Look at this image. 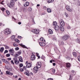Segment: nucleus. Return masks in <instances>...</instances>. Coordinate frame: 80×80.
Listing matches in <instances>:
<instances>
[{
    "mask_svg": "<svg viewBox=\"0 0 80 80\" xmlns=\"http://www.w3.org/2000/svg\"><path fill=\"white\" fill-rule=\"evenodd\" d=\"M45 45V44L44 42H40V46L44 47Z\"/></svg>",
    "mask_w": 80,
    "mask_h": 80,
    "instance_id": "16",
    "label": "nucleus"
},
{
    "mask_svg": "<svg viewBox=\"0 0 80 80\" xmlns=\"http://www.w3.org/2000/svg\"><path fill=\"white\" fill-rule=\"evenodd\" d=\"M14 4H15V2H14V1L12 0L11 1L10 3V5L11 7H13V6H14Z\"/></svg>",
    "mask_w": 80,
    "mask_h": 80,
    "instance_id": "7",
    "label": "nucleus"
},
{
    "mask_svg": "<svg viewBox=\"0 0 80 80\" xmlns=\"http://www.w3.org/2000/svg\"><path fill=\"white\" fill-rule=\"evenodd\" d=\"M66 9L67 10L69 11V12H72V9L70 8V6L68 5H67L66 6Z\"/></svg>",
    "mask_w": 80,
    "mask_h": 80,
    "instance_id": "4",
    "label": "nucleus"
},
{
    "mask_svg": "<svg viewBox=\"0 0 80 80\" xmlns=\"http://www.w3.org/2000/svg\"><path fill=\"white\" fill-rule=\"evenodd\" d=\"M19 66L20 67H22L23 66V64L22 63L20 64Z\"/></svg>",
    "mask_w": 80,
    "mask_h": 80,
    "instance_id": "40",
    "label": "nucleus"
},
{
    "mask_svg": "<svg viewBox=\"0 0 80 80\" xmlns=\"http://www.w3.org/2000/svg\"><path fill=\"white\" fill-rule=\"evenodd\" d=\"M14 40L15 41V42H17L18 43H19L20 42L19 40H18L17 39H14Z\"/></svg>",
    "mask_w": 80,
    "mask_h": 80,
    "instance_id": "29",
    "label": "nucleus"
},
{
    "mask_svg": "<svg viewBox=\"0 0 80 80\" xmlns=\"http://www.w3.org/2000/svg\"><path fill=\"white\" fill-rule=\"evenodd\" d=\"M18 56H19V55H18V54H16V55H15V57H18Z\"/></svg>",
    "mask_w": 80,
    "mask_h": 80,
    "instance_id": "51",
    "label": "nucleus"
},
{
    "mask_svg": "<svg viewBox=\"0 0 80 80\" xmlns=\"http://www.w3.org/2000/svg\"><path fill=\"white\" fill-rule=\"evenodd\" d=\"M2 62H5V59H2Z\"/></svg>",
    "mask_w": 80,
    "mask_h": 80,
    "instance_id": "54",
    "label": "nucleus"
},
{
    "mask_svg": "<svg viewBox=\"0 0 80 80\" xmlns=\"http://www.w3.org/2000/svg\"><path fill=\"white\" fill-rule=\"evenodd\" d=\"M18 54H19V55L21 54V53H22V51H20L19 52H18Z\"/></svg>",
    "mask_w": 80,
    "mask_h": 80,
    "instance_id": "36",
    "label": "nucleus"
},
{
    "mask_svg": "<svg viewBox=\"0 0 80 80\" xmlns=\"http://www.w3.org/2000/svg\"><path fill=\"white\" fill-rule=\"evenodd\" d=\"M73 55L75 57H77V53L75 52H73Z\"/></svg>",
    "mask_w": 80,
    "mask_h": 80,
    "instance_id": "21",
    "label": "nucleus"
},
{
    "mask_svg": "<svg viewBox=\"0 0 80 80\" xmlns=\"http://www.w3.org/2000/svg\"><path fill=\"white\" fill-rule=\"evenodd\" d=\"M50 63H52V60H50Z\"/></svg>",
    "mask_w": 80,
    "mask_h": 80,
    "instance_id": "63",
    "label": "nucleus"
},
{
    "mask_svg": "<svg viewBox=\"0 0 80 80\" xmlns=\"http://www.w3.org/2000/svg\"><path fill=\"white\" fill-rule=\"evenodd\" d=\"M60 29L61 31H64V28H63V27H60Z\"/></svg>",
    "mask_w": 80,
    "mask_h": 80,
    "instance_id": "28",
    "label": "nucleus"
},
{
    "mask_svg": "<svg viewBox=\"0 0 80 80\" xmlns=\"http://www.w3.org/2000/svg\"><path fill=\"white\" fill-rule=\"evenodd\" d=\"M4 47H5V49H10V47L8 46L7 45H4Z\"/></svg>",
    "mask_w": 80,
    "mask_h": 80,
    "instance_id": "24",
    "label": "nucleus"
},
{
    "mask_svg": "<svg viewBox=\"0 0 80 80\" xmlns=\"http://www.w3.org/2000/svg\"><path fill=\"white\" fill-rule=\"evenodd\" d=\"M52 72L53 73H55V69H52Z\"/></svg>",
    "mask_w": 80,
    "mask_h": 80,
    "instance_id": "34",
    "label": "nucleus"
},
{
    "mask_svg": "<svg viewBox=\"0 0 80 80\" xmlns=\"http://www.w3.org/2000/svg\"><path fill=\"white\" fill-rule=\"evenodd\" d=\"M24 74L26 75L27 76H30V74L29 73V72H28V70L24 72Z\"/></svg>",
    "mask_w": 80,
    "mask_h": 80,
    "instance_id": "11",
    "label": "nucleus"
},
{
    "mask_svg": "<svg viewBox=\"0 0 80 80\" xmlns=\"http://www.w3.org/2000/svg\"><path fill=\"white\" fill-rule=\"evenodd\" d=\"M28 12H31L32 11V8H29L28 9Z\"/></svg>",
    "mask_w": 80,
    "mask_h": 80,
    "instance_id": "37",
    "label": "nucleus"
},
{
    "mask_svg": "<svg viewBox=\"0 0 80 80\" xmlns=\"http://www.w3.org/2000/svg\"><path fill=\"white\" fill-rule=\"evenodd\" d=\"M9 51L10 53H14V52H15V51H14V50H13V49H10L9 50Z\"/></svg>",
    "mask_w": 80,
    "mask_h": 80,
    "instance_id": "12",
    "label": "nucleus"
},
{
    "mask_svg": "<svg viewBox=\"0 0 80 80\" xmlns=\"http://www.w3.org/2000/svg\"><path fill=\"white\" fill-rule=\"evenodd\" d=\"M7 5L8 7H10L11 6L10 5V3H8Z\"/></svg>",
    "mask_w": 80,
    "mask_h": 80,
    "instance_id": "43",
    "label": "nucleus"
},
{
    "mask_svg": "<svg viewBox=\"0 0 80 80\" xmlns=\"http://www.w3.org/2000/svg\"><path fill=\"white\" fill-rule=\"evenodd\" d=\"M20 71H21V72H23V69H20Z\"/></svg>",
    "mask_w": 80,
    "mask_h": 80,
    "instance_id": "57",
    "label": "nucleus"
},
{
    "mask_svg": "<svg viewBox=\"0 0 80 80\" xmlns=\"http://www.w3.org/2000/svg\"><path fill=\"white\" fill-rule=\"evenodd\" d=\"M5 63L7 64H9V62H8V61H6V62Z\"/></svg>",
    "mask_w": 80,
    "mask_h": 80,
    "instance_id": "47",
    "label": "nucleus"
},
{
    "mask_svg": "<svg viewBox=\"0 0 80 80\" xmlns=\"http://www.w3.org/2000/svg\"><path fill=\"white\" fill-rule=\"evenodd\" d=\"M14 63L16 65H17L18 63H19V61H17V60H15V61H14Z\"/></svg>",
    "mask_w": 80,
    "mask_h": 80,
    "instance_id": "23",
    "label": "nucleus"
},
{
    "mask_svg": "<svg viewBox=\"0 0 80 80\" xmlns=\"http://www.w3.org/2000/svg\"><path fill=\"white\" fill-rule=\"evenodd\" d=\"M36 55H37V57H38V58H40V56L38 55H39V54H38V53H36Z\"/></svg>",
    "mask_w": 80,
    "mask_h": 80,
    "instance_id": "30",
    "label": "nucleus"
},
{
    "mask_svg": "<svg viewBox=\"0 0 80 80\" xmlns=\"http://www.w3.org/2000/svg\"><path fill=\"white\" fill-rule=\"evenodd\" d=\"M79 41V39H76V41L77 42H78Z\"/></svg>",
    "mask_w": 80,
    "mask_h": 80,
    "instance_id": "44",
    "label": "nucleus"
},
{
    "mask_svg": "<svg viewBox=\"0 0 80 80\" xmlns=\"http://www.w3.org/2000/svg\"><path fill=\"white\" fill-rule=\"evenodd\" d=\"M15 38V36L14 35H12L11 37V39L12 40H14V38Z\"/></svg>",
    "mask_w": 80,
    "mask_h": 80,
    "instance_id": "26",
    "label": "nucleus"
},
{
    "mask_svg": "<svg viewBox=\"0 0 80 80\" xmlns=\"http://www.w3.org/2000/svg\"><path fill=\"white\" fill-rule=\"evenodd\" d=\"M3 50H4V48H1L0 49V52H1V53H3Z\"/></svg>",
    "mask_w": 80,
    "mask_h": 80,
    "instance_id": "19",
    "label": "nucleus"
},
{
    "mask_svg": "<svg viewBox=\"0 0 80 80\" xmlns=\"http://www.w3.org/2000/svg\"><path fill=\"white\" fill-rule=\"evenodd\" d=\"M8 51L7 50H6L5 51L4 53H8Z\"/></svg>",
    "mask_w": 80,
    "mask_h": 80,
    "instance_id": "48",
    "label": "nucleus"
},
{
    "mask_svg": "<svg viewBox=\"0 0 80 80\" xmlns=\"http://www.w3.org/2000/svg\"><path fill=\"white\" fill-rule=\"evenodd\" d=\"M19 45L22 47H23V48H27V47L25 46V45H23L22 43H20Z\"/></svg>",
    "mask_w": 80,
    "mask_h": 80,
    "instance_id": "18",
    "label": "nucleus"
},
{
    "mask_svg": "<svg viewBox=\"0 0 80 80\" xmlns=\"http://www.w3.org/2000/svg\"><path fill=\"white\" fill-rule=\"evenodd\" d=\"M7 75H13V73L10 72V71H7L6 72Z\"/></svg>",
    "mask_w": 80,
    "mask_h": 80,
    "instance_id": "9",
    "label": "nucleus"
},
{
    "mask_svg": "<svg viewBox=\"0 0 80 80\" xmlns=\"http://www.w3.org/2000/svg\"><path fill=\"white\" fill-rule=\"evenodd\" d=\"M37 7H40V4L37 5Z\"/></svg>",
    "mask_w": 80,
    "mask_h": 80,
    "instance_id": "62",
    "label": "nucleus"
},
{
    "mask_svg": "<svg viewBox=\"0 0 80 80\" xmlns=\"http://www.w3.org/2000/svg\"><path fill=\"white\" fill-rule=\"evenodd\" d=\"M26 67L27 68L31 67H32V64L29 63H28L26 65Z\"/></svg>",
    "mask_w": 80,
    "mask_h": 80,
    "instance_id": "10",
    "label": "nucleus"
},
{
    "mask_svg": "<svg viewBox=\"0 0 80 80\" xmlns=\"http://www.w3.org/2000/svg\"><path fill=\"white\" fill-rule=\"evenodd\" d=\"M22 80V79L20 78H19L18 80Z\"/></svg>",
    "mask_w": 80,
    "mask_h": 80,
    "instance_id": "64",
    "label": "nucleus"
},
{
    "mask_svg": "<svg viewBox=\"0 0 80 80\" xmlns=\"http://www.w3.org/2000/svg\"><path fill=\"white\" fill-rule=\"evenodd\" d=\"M69 80H72V76H71V75L70 76Z\"/></svg>",
    "mask_w": 80,
    "mask_h": 80,
    "instance_id": "53",
    "label": "nucleus"
},
{
    "mask_svg": "<svg viewBox=\"0 0 80 80\" xmlns=\"http://www.w3.org/2000/svg\"><path fill=\"white\" fill-rule=\"evenodd\" d=\"M40 68V64L39 62H38L37 64V67H34V72L37 73L38 70V68Z\"/></svg>",
    "mask_w": 80,
    "mask_h": 80,
    "instance_id": "1",
    "label": "nucleus"
},
{
    "mask_svg": "<svg viewBox=\"0 0 80 80\" xmlns=\"http://www.w3.org/2000/svg\"><path fill=\"white\" fill-rule=\"evenodd\" d=\"M47 11L48 13H50L51 12V9L49 8H48L47 9Z\"/></svg>",
    "mask_w": 80,
    "mask_h": 80,
    "instance_id": "22",
    "label": "nucleus"
},
{
    "mask_svg": "<svg viewBox=\"0 0 80 80\" xmlns=\"http://www.w3.org/2000/svg\"><path fill=\"white\" fill-rule=\"evenodd\" d=\"M64 15H65L66 17H68V15L66 12L64 13Z\"/></svg>",
    "mask_w": 80,
    "mask_h": 80,
    "instance_id": "35",
    "label": "nucleus"
},
{
    "mask_svg": "<svg viewBox=\"0 0 80 80\" xmlns=\"http://www.w3.org/2000/svg\"><path fill=\"white\" fill-rule=\"evenodd\" d=\"M78 60L79 61V62H80V56H79V57H78Z\"/></svg>",
    "mask_w": 80,
    "mask_h": 80,
    "instance_id": "49",
    "label": "nucleus"
},
{
    "mask_svg": "<svg viewBox=\"0 0 80 80\" xmlns=\"http://www.w3.org/2000/svg\"><path fill=\"white\" fill-rule=\"evenodd\" d=\"M40 40L42 42H45V40L43 39V38H41Z\"/></svg>",
    "mask_w": 80,
    "mask_h": 80,
    "instance_id": "25",
    "label": "nucleus"
},
{
    "mask_svg": "<svg viewBox=\"0 0 80 80\" xmlns=\"http://www.w3.org/2000/svg\"><path fill=\"white\" fill-rule=\"evenodd\" d=\"M11 33H12V31L9 28H7L4 30V33L6 35L11 34Z\"/></svg>",
    "mask_w": 80,
    "mask_h": 80,
    "instance_id": "2",
    "label": "nucleus"
},
{
    "mask_svg": "<svg viewBox=\"0 0 80 80\" xmlns=\"http://www.w3.org/2000/svg\"><path fill=\"white\" fill-rule=\"evenodd\" d=\"M53 65H54V66H55V65H56V64L55 63H53Z\"/></svg>",
    "mask_w": 80,
    "mask_h": 80,
    "instance_id": "55",
    "label": "nucleus"
},
{
    "mask_svg": "<svg viewBox=\"0 0 80 80\" xmlns=\"http://www.w3.org/2000/svg\"><path fill=\"white\" fill-rule=\"evenodd\" d=\"M11 62L12 64V65H14V62H13V60L11 61Z\"/></svg>",
    "mask_w": 80,
    "mask_h": 80,
    "instance_id": "42",
    "label": "nucleus"
},
{
    "mask_svg": "<svg viewBox=\"0 0 80 80\" xmlns=\"http://www.w3.org/2000/svg\"><path fill=\"white\" fill-rule=\"evenodd\" d=\"M21 23H21V22H18V24H19V25H21Z\"/></svg>",
    "mask_w": 80,
    "mask_h": 80,
    "instance_id": "58",
    "label": "nucleus"
},
{
    "mask_svg": "<svg viewBox=\"0 0 80 80\" xmlns=\"http://www.w3.org/2000/svg\"><path fill=\"white\" fill-rule=\"evenodd\" d=\"M67 28L68 29H69L70 28V26H68L67 27Z\"/></svg>",
    "mask_w": 80,
    "mask_h": 80,
    "instance_id": "46",
    "label": "nucleus"
},
{
    "mask_svg": "<svg viewBox=\"0 0 80 80\" xmlns=\"http://www.w3.org/2000/svg\"><path fill=\"white\" fill-rule=\"evenodd\" d=\"M61 45H63V42H61Z\"/></svg>",
    "mask_w": 80,
    "mask_h": 80,
    "instance_id": "50",
    "label": "nucleus"
},
{
    "mask_svg": "<svg viewBox=\"0 0 80 80\" xmlns=\"http://www.w3.org/2000/svg\"><path fill=\"white\" fill-rule=\"evenodd\" d=\"M55 30H59V26L58 25L55 26Z\"/></svg>",
    "mask_w": 80,
    "mask_h": 80,
    "instance_id": "13",
    "label": "nucleus"
},
{
    "mask_svg": "<svg viewBox=\"0 0 80 80\" xmlns=\"http://www.w3.org/2000/svg\"><path fill=\"white\" fill-rule=\"evenodd\" d=\"M19 61L21 62H23V60L22 58L19 59Z\"/></svg>",
    "mask_w": 80,
    "mask_h": 80,
    "instance_id": "38",
    "label": "nucleus"
},
{
    "mask_svg": "<svg viewBox=\"0 0 80 80\" xmlns=\"http://www.w3.org/2000/svg\"><path fill=\"white\" fill-rule=\"evenodd\" d=\"M42 15H45V12H43V13H42Z\"/></svg>",
    "mask_w": 80,
    "mask_h": 80,
    "instance_id": "59",
    "label": "nucleus"
},
{
    "mask_svg": "<svg viewBox=\"0 0 80 80\" xmlns=\"http://www.w3.org/2000/svg\"><path fill=\"white\" fill-rule=\"evenodd\" d=\"M59 22L61 26V27H64L65 26V23L64 22H63V20H60Z\"/></svg>",
    "mask_w": 80,
    "mask_h": 80,
    "instance_id": "3",
    "label": "nucleus"
},
{
    "mask_svg": "<svg viewBox=\"0 0 80 80\" xmlns=\"http://www.w3.org/2000/svg\"><path fill=\"white\" fill-rule=\"evenodd\" d=\"M1 10H2V11H3V12H4V10H5V9L3 8H1Z\"/></svg>",
    "mask_w": 80,
    "mask_h": 80,
    "instance_id": "39",
    "label": "nucleus"
},
{
    "mask_svg": "<svg viewBox=\"0 0 80 80\" xmlns=\"http://www.w3.org/2000/svg\"><path fill=\"white\" fill-rule=\"evenodd\" d=\"M32 32L35 34H38L39 33V30L38 29H34L32 30Z\"/></svg>",
    "mask_w": 80,
    "mask_h": 80,
    "instance_id": "5",
    "label": "nucleus"
},
{
    "mask_svg": "<svg viewBox=\"0 0 80 80\" xmlns=\"http://www.w3.org/2000/svg\"><path fill=\"white\" fill-rule=\"evenodd\" d=\"M48 32H49V34H52L53 33V31H52V30H51V29H49L48 30Z\"/></svg>",
    "mask_w": 80,
    "mask_h": 80,
    "instance_id": "15",
    "label": "nucleus"
},
{
    "mask_svg": "<svg viewBox=\"0 0 80 80\" xmlns=\"http://www.w3.org/2000/svg\"><path fill=\"white\" fill-rule=\"evenodd\" d=\"M13 46H14V47H18V44L15 43H14L13 44Z\"/></svg>",
    "mask_w": 80,
    "mask_h": 80,
    "instance_id": "32",
    "label": "nucleus"
},
{
    "mask_svg": "<svg viewBox=\"0 0 80 80\" xmlns=\"http://www.w3.org/2000/svg\"><path fill=\"white\" fill-rule=\"evenodd\" d=\"M6 12L8 15H10V12H9V11H6Z\"/></svg>",
    "mask_w": 80,
    "mask_h": 80,
    "instance_id": "33",
    "label": "nucleus"
},
{
    "mask_svg": "<svg viewBox=\"0 0 80 80\" xmlns=\"http://www.w3.org/2000/svg\"><path fill=\"white\" fill-rule=\"evenodd\" d=\"M77 5L79 6H80V1L78 2Z\"/></svg>",
    "mask_w": 80,
    "mask_h": 80,
    "instance_id": "41",
    "label": "nucleus"
},
{
    "mask_svg": "<svg viewBox=\"0 0 80 80\" xmlns=\"http://www.w3.org/2000/svg\"><path fill=\"white\" fill-rule=\"evenodd\" d=\"M29 5V2H26L24 5V6H25V7H27V6H28Z\"/></svg>",
    "mask_w": 80,
    "mask_h": 80,
    "instance_id": "14",
    "label": "nucleus"
},
{
    "mask_svg": "<svg viewBox=\"0 0 80 80\" xmlns=\"http://www.w3.org/2000/svg\"><path fill=\"white\" fill-rule=\"evenodd\" d=\"M53 24L54 26H57V22L55 21L53 22Z\"/></svg>",
    "mask_w": 80,
    "mask_h": 80,
    "instance_id": "27",
    "label": "nucleus"
},
{
    "mask_svg": "<svg viewBox=\"0 0 80 80\" xmlns=\"http://www.w3.org/2000/svg\"><path fill=\"white\" fill-rule=\"evenodd\" d=\"M6 57H10V54L8 53L6 55Z\"/></svg>",
    "mask_w": 80,
    "mask_h": 80,
    "instance_id": "31",
    "label": "nucleus"
},
{
    "mask_svg": "<svg viewBox=\"0 0 80 80\" xmlns=\"http://www.w3.org/2000/svg\"><path fill=\"white\" fill-rule=\"evenodd\" d=\"M54 1V0H48V3H52Z\"/></svg>",
    "mask_w": 80,
    "mask_h": 80,
    "instance_id": "17",
    "label": "nucleus"
},
{
    "mask_svg": "<svg viewBox=\"0 0 80 80\" xmlns=\"http://www.w3.org/2000/svg\"><path fill=\"white\" fill-rule=\"evenodd\" d=\"M30 75H33V73L32 72H30Z\"/></svg>",
    "mask_w": 80,
    "mask_h": 80,
    "instance_id": "61",
    "label": "nucleus"
},
{
    "mask_svg": "<svg viewBox=\"0 0 80 80\" xmlns=\"http://www.w3.org/2000/svg\"><path fill=\"white\" fill-rule=\"evenodd\" d=\"M15 50H19V48L18 47H16L15 48Z\"/></svg>",
    "mask_w": 80,
    "mask_h": 80,
    "instance_id": "45",
    "label": "nucleus"
},
{
    "mask_svg": "<svg viewBox=\"0 0 80 80\" xmlns=\"http://www.w3.org/2000/svg\"><path fill=\"white\" fill-rule=\"evenodd\" d=\"M18 38H22V37L20 36H18Z\"/></svg>",
    "mask_w": 80,
    "mask_h": 80,
    "instance_id": "56",
    "label": "nucleus"
},
{
    "mask_svg": "<svg viewBox=\"0 0 80 80\" xmlns=\"http://www.w3.org/2000/svg\"><path fill=\"white\" fill-rule=\"evenodd\" d=\"M8 60H12V58H8Z\"/></svg>",
    "mask_w": 80,
    "mask_h": 80,
    "instance_id": "52",
    "label": "nucleus"
},
{
    "mask_svg": "<svg viewBox=\"0 0 80 80\" xmlns=\"http://www.w3.org/2000/svg\"><path fill=\"white\" fill-rule=\"evenodd\" d=\"M69 36L68 35H65L63 37L62 39L63 40H67Z\"/></svg>",
    "mask_w": 80,
    "mask_h": 80,
    "instance_id": "6",
    "label": "nucleus"
},
{
    "mask_svg": "<svg viewBox=\"0 0 80 80\" xmlns=\"http://www.w3.org/2000/svg\"><path fill=\"white\" fill-rule=\"evenodd\" d=\"M72 73H74L75 72V71H74V70H72Z\"/></svg>",
    "mask_w": 80,
    "mask_h": 80,
    "instance_id": "60",
    "label": "nucleus"
},
{
    "mask_svg": "<svg viewBox=\"0 0 80 80\" xmlns=\"http://www.w3.org/2000/svg\"><path fill=\"white\" fill-rule=\"evenodd\" d=\"M66 66L68 68H69L70 66V63H66Z\"/></svg>",
    "mask_w": 80,
    "mask_h": 80,
    "instance_id": "20",
    "label": "nucleus"
},
{
    "mask_svg": "<svg viewBox=\"0 0 80 80\" xmlns=\"http://www.w3.org/2000/svg\"><path fill=\"white\" fill-rule=\"evenodd\" d=\"M31 60H35V56H34V54H32V55L31 56Z\"/></svg>",
    "mask_w": 80,
    "mask_h": 80,
    "instance_id": "8",
    "label": "nucleus"
}]
</instances>
